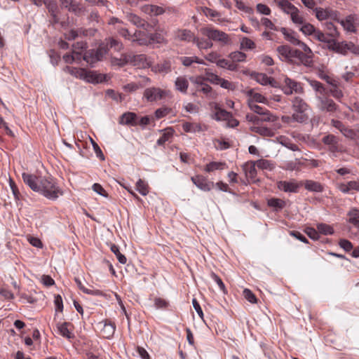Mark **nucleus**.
Wrapping results in <instances>:
<instances>
[{
    "label": "nucleus",
    "mask_w": 359,
    "mask_h": 359,
    "mask_svg": "<svg viewBox=\"0 0 359 359\" xmlns=\"http://www.w3.org/2000/svg\"><path fill=\"white\" fill-rule=\"evenodd\" d=\"M101 323H102V322ZM103 323V327L101 330L103 337L106 339L111 338L114 336L116 330L115 324L108 320L104 321Z\"/></svg>",
    "instance_id": "obj_23"
},
{
    "label": "nucleus",
    "mask_w": 359,
    "mask_h": 359,
    "mask_svg": "<svg viewBox=\"0 0 359 359\" xmlns=\"http://www.w3.org/2000/svg\"><path fill=\"white\" fill-rule=\"evenodd\" d=\"M277 51L282 60L293 62L298 60L301 62L305 61V55L302 51L288 46H280L277 48Z\"/></svg>",
    "instance_id": "obj_4"
},
{
    "label": "nucleus",
    "mask_w": 359,
    "mask_h": 359,
    "mask_svg": "<svg viewBox=\"0 0 359 359\" xmlns=\"http://www.w3.org/2000/svg\"><path fill=\"white\" fill-rule=\"evenodd\" d=\"M319 102L318 108L321 111L334 112L337 109V104L331 99L323 97H318Z\"/></svg>",
    "instance_id": "obj_14"
},
{
    "label": "nucleus",
    "mask_w": 359,
    "mask_h": 359,
    "mask_svg": "<svg viewBox=\"0 0 359 359\" xmlns=\"http://www.w3.org/2000/svg\"><path fill=\"white\" fill-rule=\"evenodd\" d=\"M69 323H63L57 325V329L60 335L67 339H72L74 337V334L68 329Z\"/></svg>",
    "instance_id": "obj_31"
},
{
    "label": "nucleus",
    "mask_w": 359,
    "mask_h": 359,
    "mask_svg": "<svg viewBox=\"0 0 359 359\" xmlns=\"http://www.w3.org/2000/svg\"><path fill=\"white\" fill-rule=\"evenodd\" d=\"M282 90L287 95L293 93H302L304 89L299 82L290 79L287 76H284L282 83Z\"/></svg>",
    "instance_id": "obj_6"
},
{
    "label": "nucleus",
    "mask_w": 359,
    "mask_h": 359,
    "mask_svg": "<svg viewBox=\"0 0 359 359\" xmlns=\"http://www.w3.org/2000/svg\"><path fill=\"white\" fill-rule=\"evenodd\" d=\"M118 123L121 125L137 126V116L133 112H126L121 116Z\"/></svg>",
    "instance_id": "obj_16"
},
{
    "label": "nucleus",
    "mask_w": 359,
    "mask_h": 359,
    "mask_svg": "<svg viewBox=\"0 0 359 359\" xmlns=\"http://www.w3.org/2000/svg\"><path fill=\"white\" fill-rule=\"evenodd\" d=\"M318 231L323 235H332L334 233V229L329 224L320 223L316 226Z\"/></svg>",
    "instance_id": "obj_38"
},
{
    "label": "nucleus",
    "mask_w": 359,
    "mask_h": 359,
    "mask_svg": "<svg viewBox=\"0 0 359 359\" xmlns=\"http://www.w3.org/2000/svg\"><path fill=\"white\" fill-rule=\"evenodd\" d=\"M219 55L215 51L210 52L205 56V59L210 62H215L217 64V61H218L219 58Z\"/></svg>",
    "instance_id": "obj_63"
},
{
    "label": "nucleus",
    "mask_w": 359,
    "mask_h": 359,
    "mask_svg": "<svg viewBox=\"0 0 359 359\" xmlns=\"http://www.w3.org/2000/svg\"><path fill=\"white\" fill-rule=\"evenodd\" d=\"M65 71L76 79L83 80L88 83H98L102 81L103 76L93 71L83 68L66 67Z\"/></svg>",
    "instance_id": "obj_2"
},
{
    "label": "nucleus",
    "mask_w": 359,
    "mask_h": 359,
    "mask_svg": "<svg viewBox=\"0 0 359 359\" xmlns=\"http://www.w3.org/2000/svg\"><path fill=\"white\" fill-rule=\"evenodd\" d=\"M203 35L207 36L208 39L219 41L223 44H227L229 41L228 34L218 29L210 27H203L201 29Z\"/></svg>",
    "instance_id": "obj_5"
},
{
    "label": "nucleus",
    "mask_w": 359,
    "mask_h": 359,
    "mask_svg": "<svg viewBox=\"0 0 359 359\" xmlns=\"http://www.w3.org/2000/svg\"><path fill=\"white\" fill-rule=\"evenodd\" d=\"M111 250L116 255L118 262L121 264H124L126 263V261H127L126 257L120 252L119 248L117 245H112L111 246Z\"/></svg>",
    "instance_id": "obj_50"
},
{
    "label": "nucleus",
    "mask_w": 359,
    "mask_h": 359,
    "mask_svg": "<svg viewBox=\"0 0 359 359\" xmlns=\"http://www.w3.org/2000/svg\"><path fill=\"white\" fill-rule=\"evenodd\" d=\"M349 222L359 229V210L357 209L351 210L349 213Z\"/></svg>",
    "instance_id": "obj_42"
},
{
    "label": "nucleus",
    "mask_w": 359,
    "mask_h": 359,
    "mask_svg": "<svg viewBox=\"0 0 359 359\" xmlns=\"http://www.w3.org/2000/svg\"><path fill=\"white\" fill-rule=\"evenodd\" d=\"M325 29L329 32V35L334 36L337 34V29L332 22H325Z\"/></svg>",
    "instance_id": "obj_64"
},
{
    "label": "nucleus",
    "mask_w": 359,
    "mask_h": 359,
    "mask_svg": "<svg viewBox=\"0 0 359 359\" xmlns=\"http://www.w3.org/2000/svg\"><path fill=\"white\" fill-rule=\"evenodd\" d=\"M260 116V122H273L276 119V117L273 116L266 109L262 112V114Z\"/></svg>",
    "instance_id": "obj_51"
},
{
    "label": "nucleus",
    "mask_w": 359,
    "mask_h": 359,
    "mask_svg": "<svg viewBox=\"0 0 359 359\" xmlns=\"http://www.w3.org/2000/svg\"><path fill=\"white\" fill-rule=\"evenodd\" d=\"M231 117V113L222 109L217 113H213L212 118L217 121H226Z\"/></svg>",
    "instance_id": "obj_37"
},
{
    "label": "nucleus",
    "mask_w": 359,
    "mask_h": 359,
    "mask_svg": "<svg viewBox=\"0 0 359 359\" xmlns=\"http://www.w3.org/2000/svg\"><path fill=\"white\" fill-rule=\"evenodd\" d=\"M191 180L199 189L203 191H210L214 186L212 182H209L206 177L200 175L191 177Z\"/></svg>",
    "instance_id": "obj_12"
},
{
    "label": "nucleus",
    "mask_w": 359,
    "mask_h": 359,
    "mask_svg": "<svg viewBox=\"0 0 359 359\" xmlns=\"http://www.w3.org/2000/svg\"><path fill=\"white\" fill-rule=\"evenodd\" d=\"M108 47L101 45L96 50H91L84 53L83 58L88 63L93 65L97 61L101 60L107 54Z\"/></svg>",
    "instance_id": "obj_7"
},
{
    "label": "nucleus",
    "mask_w": 359,
    "mask_h": 359,
    "mask_svg": "<svg viewBox=\"0 0 359 359\" xmlns=\"http://www.w3.org/2000/svg\"><path fill=\"white\" fill-rule=\"evenodd\" d=\"M257 165L255 161H248L243 165V170L248 178L255 180L257 177Z\"/></svg>",
    "instance_id": "obj_18"
},
{
    "label": "nucleus",
    "mask_w": 359,
    "mask_h": 359,
    "mask_svg": "<svg viewBox=\"0 0 359 359\" xmlns=\"http://www.w3.org/2000/svg\"><path fill=\"white\" fill-rule=\"evenodd\" d=\"M255 46V42L248 37H243L241 40V49L252 50Z\"/></svg>",
    "instance_id": "obj_44"
},
{
    "label": "nucleus",
    "mask_w": 359,
    "mask_h": 359,
    "mask_svg": "<svg viewBox=\"0 0 359 359\" xmlns=\"http://www.w3.org/2000/svg\"><path fill=\"white\" fill-rule=\"evenodd\" d=\"M175 86L177 90L186 94L189 88V81L184 76H178L175 79Z\"/></svg>",
    "instance_id": "obj_25"
},
{
    "label": "nucleus",
    "mask_w": 359,
    "mask_h": 359,
    "mask_svg": "<svg viewBox=\"0 0 359 359\" xmlns=\"http://www.w3.org/2000/svg\"><path fill=\"white\" fill-rule=\"evenodd\" d=\"M315 13L316 18L320 21L334 18L337 16L336 12L330 8H316Z\"/></svg>",
    "instance_id": "obj_15"
},
{
    "label": "nucleus",
    "mask_w": 359,
    "mask_h": 359,
    "mask_svg": "<svg viewBox=\"0 0 359 359\" xmlns=\"http://www.w3.org/2000/svg\"><path fill=\"white\" fill-rule=\"evenodd\" d=\"M323 142L327 145L337 144L338 141L334 135H327L323 138Z\"/></svg>",
    "instance_id": "obj_59"
},
{
    "label": "nucleus",
    "mask_w": 359,
    "mask_h": 359,
    "mask_svg": "<svg viewBox=\"0 0 359 359\" xmlns=\"http://www.w3.org/2000/svg\"><path fill=\"white\" fill-rule=\"evenodd\" d=\"M339 245L346 252H350L353 248V244L346 239H341L339 241Z\"/></svg>",
    "instance_id": "obj_55"
},
{
    "label": "nucleus",
    "mask_w": 359,
    "mask_h": 359,
    "mask_svg": "<svg viewBox=\"0 0 359 359\" xmlns=\"http://www.w3.org/2000/svg\"><path fill=\"white\" fill-rule=\"evenodd\" d=\"M226 168V164L225 163L212 161L205 166L204 170L207 172H212L215 170H222Z\"/></svg>",
    "instance_id": "obj_29"
},
{
    "label": "nucleus",
    "mask_w": 359,
    "mask_h": 359,
    "mask_svg": "<svg viewBox=\"0 0 359 359\" xmlns=\"http://www.w3.org/2000/svg\"><path fill=\"white\" fill-rule=\"evenodd\" d=\"M174 130L171 128H168L163 131L161 137L157 140V144L159 146L163 145L166 142L173 136Z\"/></svg>",
    "instance_id": "obj_33"
},
{
    "label": "nucleus",
    "mask_w": 359,
    "mask_h": 359,
    "mask_svg": "<svg viewBox=\"0 0 359 359\" xmlns=\"http://www.w3.org/2000/svg\"><path fill=\"white\" fill-rule=\"evenodd\" d=\"M220 78L218 75L216 74L210 72V69H206L205 70V76L203 77V79L205 81H207L212 84L218 85L219 82L220 81Z\"/></svg>",
    "instance_id": "obj_34"
},
{
    "label": "nucleus",
    "mask_w": 359,
    "mask_h": 359,
    "mask_svg": "<svg viewBox=\"0 0 359 359\" xmlns=\"http://www.w3.org/2000/svg\"><path fill=\"white\" fill-rule=\"evenodd\" d=\"M81 57L78 55L74 54V51H72V54H65L63 55V60L66 63H72L74 61H79L81 60Z\"/></svg>",
    "instance_id": "obj_56"
},
{
    "label": "nucleus",
    "mask_w": 359,
    "mask_h": 359,
    "mask_svg": "<svg viewBox=\"0 0 359 359\" xmlns=\"http://www.w3.org/2000/svg\"><path fill=\"white\" fill-rule=\"evenodd\" d=\"M141 10L143 13L150 16H157L164 13L165 12V10L162 7L151 4L143 6L141 8Z\"/></svg>",
    "instance_id": "obj_20"
},
{
    "label": "nucleus",
    "mask_w": 359,
    "mask_h": 359,
    "mask_svg": "<svg viewBox=\"0 0 359 359\" xmlns=\"http://www.w3.org/2000/svg\"><path fill=\"white\" fill-rule=\"evenodd\" d=\"M203 81L205 80L203 77H196L193 83L196 86L197 91L201 92L205 95H209L212 93V88L210 85L204 83Z\"/></svg>",
    "instance_id": "obj_17"
},
{
    "label": "nucleus",
    "mask_w": 359,
    "mask_h": 359,
    "mask_svg": "<svg viewBox=\"0 0 359 359\" xmlns=\"http://www.w3.org/2000/svg\"><path fill=\"white\" fill-rule=\"evenodd\" d=\"M182 129L186 133H196L202 131V127L199 123L186 122L182 124Z\"/></svg>",
    "instance_id": "obj_32"
},
{
    "label": "nucleus",
    "mask_w": 359,
    "mask_h": 359,
    "mask_svg": "<svg viewBox=\"0 0 359 359\" xmlns=\"http://www.w3.org/2000/svg\"><path fill=\"white\" fill-rule=\"evenodd\" d=\"M245 94L248 97V104L251 102L252 103H266L267 102L266 98L264 95L255 92L253 89L247 90Z\"/></svg>",
    "instance_id": "obj_21"
},
{
    "label": "nucleus",
    "mask_w": 359,
    "mask_h": 359,
    "mask_svg": "<svg viewBox=\"0 0 359 359\" xmlns=\"http://www.w3.org/2000/svg\"><path fill=\"white\" fill-rule=\"evenodd\" d=\"M184 109L186 110L187 112L191 113V114H196L198 111V107L191 102L186 103L184 105Z\"/></svg>",
    "instance_id": "obj_62"
},
{
    "label": "nucleus",
    "mask_w": 359,
    "mask_h": 359,
    "mask_svg": "<svg viewBox=\"0 0 359 359\" xmlns=\"http://www.w3.org/2000/svg\"><path fill=\"white\" fill-rule=\"evenodd\" d=\"M193 42L201 50H207L211 48L213 46V43L210 40L205 39L204 38H198L195 36Z\"/></svg>",
    "instance_id": "obj_30"
},
{
    "label": "nucleus",
    "mask_w": 359,
    "mask_h": 359,
    "mask_svg": "<svg viewBox=\"0 0 359 359\" xmlns=\"http://www.w3.org/2000/svg\"><path fill=\"white\" fill-rule=\"evenodd\" d=\"M86 48V43L83 41H79L73 45L74 54L81 57L83 50Z\"/></svg>",
    "instance_id": "obj_48"
},
{
    "label": "nucleus",
    "mask_w": 359,
    "mask_h": 359,
    "mask_svg": "<svg viewBox=\"0 0 359 359\" xmlns=\"http://www.w3.org/2000/svg\"><path fill=\"white\" fill-rule=\"evenodd\" d=\"M299 29L304 35L310 36L313 35L316 29L311 23L304 22L300 25Z\"/></svg>",
    "instance_id": "obj_41"
},
{
    "label": "nucleus",
    "mask_w": 359,
    "mask_h": 359,
    "mask_svg": "<svg viewBox=\"0 0 359 359\" xmlns=\"http://www.w3.org/2000/svg\"><path fill=\"white\" fill-rule=\"evenodd\" d=\"M338 189L344 194H347L352 191H359V180L341 183L338 185Z\"/></svg>",
    "instance_id": "obj_22"
},
{
    "label": "nucleus",
    "mask_w": 359,
    "mask_h": 359,
    "mask_svg": "<svg viewBox=\"0 0 359 359\" xmlns=\"http://www.w3.org/2000/svg\"><path fill=\"white\" fill-rule=\"evenodd\" d=\"M156 35L146 34L143 32H136L131 37L128 38L132 42H137L140 46H147L155 41Z\"/></svg>",
    "instance_id": "obj_8"
},
{
    "label": "nucleus",
    "mask_w": 359,
    "mask_h": 359,
    "mask_svg": "<svg viewBox=\"0 0 359 359\" xmlns=\"http://www.w3.org/2000/svg\"><path fill=\"white\" fill-rule=\"evenodd\" d=\"M243 295L245 298L250 303L254 304L257 302V298L250 290L245 289L243 290Z\"/></svg>",
    "instance_id": "obj_57"
},
{
    "label": "nucleus",
    "mask_w": 359,
    "mask_h": 359,
    "mask_svg": "<svg viewBox=\"0 0 359 359\" xmlns=\"http://www.w3.org/2000/svg\"><path fill=\"white\" fill-rule=\"evenodd\" d=\"M127 19L137 27H143L146 24L144 20L141 19L139 16L133 13H128L127 15Z\"/></svg>",
    "instance_id": "obj_40"
},
{
    "label": "nucleus",
    "mask_w": 359,
    "mask_h": 359,
    "mask_svg": "<svg viewBox=\"0 0 359 359\" xmlns=\"http://www.w3.org/2000/svg\"><path fill=\"white\" fill-rule=\"evenodd\" d=\"M175 39L182 41H187V42H191L194 41L195 36L194 33L189 29H177L175 32Z\"/></svg>",
    "instance_id": "obj_19"
},
{
    "label": "nucleus",
    "mask_w": 359,
    "mask_h": 359,
    "mask_svg": "<svg viewBox=\"0 0 359 359\" xmlns=\"http://www.w3.org/2000/svg\"><path fill=\"white\" fill-rule=\"evenodd\" d=\"M229 57L232 60V62H242L245 61L247 55L241 51H234L229 55Z\"/></svg>",
    "instance_id": "obj_36"
},
{
    "label": "nucleus",
    "mask_w": 359,
    "mask_h": 359,
    "mask_svg": "<svg viewBox=\"0 0 359 359\" xmlns=\"http://www.w3.org/2000/svg\"><path fill=\"white\" fill-rule=\"evenodd\" d=\"M309 105L299 97H295L292 100V109L294 112L292 114V119L299 123H304L309 119L306 111L309 109Z\"/></svg>",
    "instance_id": "obj_3"
},
{
    "label": "nucleus",
    "mask_w": 359,
    "mask_h": 359,
    "mask_svg": "<svg viewBox=\"0 0 359 359\" xmlns=\"http://www.w3.org/2000/svg\"><path fill=\"white\" fill-rule=\"evenodd\" d=\"M255 163L257 165V167L262 170H271L273 168V165L268 160L259 159V160L255 161Z\"/></svg>",
    "instance_id": "obj_45"
},
{
    "label": "nucleus",
    "mask_w": 359,
    "mask_h": 359,
    "mask_svg": "<svg viewBox=\"0 0 359 359\" xmlns=\"http://www.w3.org/2000/svg\"><path fill=\"white\" fill-rule=\"evenodd\" d=\"M130 63L140 69L151 67L152 61L147 55L140 54L133 55L130 54Z\"/></svg>",
    "instance_id": "obj_9"
},
{
    "label": "nucleus",
    "mask_w": 359,
    "mask_h": 359,
    "mask_svg": "<svg viewBox=\"0 0 359 359\" xmlns=\"http://www.w3.org/2000/svg\"><path fill=\"white\" fill-rule=\"evenodd\" d=\"M166 92L159 88H148L144 92V97L148 102H155L165 96Z\"/></svg>",
    "instance_id": "obj_10"
},
{
    "label": "nucleus",
    "mask_w": 359,
    "mask_h": 359,
    "mask_svg": "<svg viewBox=\"0 0 359 359\" xmlns=\"http://www.w3.org/2000/svg\"><path fill=\"white\" fill-rule=\"evenodd\" d=\"M22 177L23 182L28 185L31 189L39 192L48 199L56 200L63 195L62 190L51 177H37L25 172L22 173Z\"/></svg>",
    "instance_id": "obj_1"
},
{
    "label": "nucleus",
    "mask_w": 359,
    "mask_h": 359,
    "mask_svg": "<svg viewBox=\"0 0 359 359\" xmlns=\"http://www.w3.org/2000/svg\"><path fill=\"white\" fill-rule=\"evenodd\" d=\"M301 184H304L305 189L309 191L322 192L323 191L321 184L313 180H307Z\"/></svg>",
    "instance_id": "obj_27"
},
{
    "label": "nucleus",
    "mask_w": 359,
    "mask_h": 359,
    "mask_svg": "<svg viewBox=\"0 0 359 359\" xmlns=\"http://www.w3.org/2000/svg\"><path fill=\"white\" fill-rule=\"evenodd\" d=\"M130 54H123L120 58L113 57L111 59V63L113 65L123 67L125 65L130 63Z\"/></svg>",
    "instance_id": "obj_35"
},
{
    "label": "nucleus",
    "mask_w": 359,
    "mask_h": 359,
    "mask_svg": "<svg viewBox=\"0 0 359 359\" xmlns=\"http://www.w3.org/2000/svg\"><path fill=\"white\" fill-rule=\"evenodd\" d=\"M267 203L269 206L273 208L276 210H281L285 205V201L280 198H271L268 200Z\"/></svg>",
    "instance_id": "obj_39"
},
{
    "label": "nucleus",
    "mask_w": 359,
    "mask_h": 359,
    "mask_svg": "<svg viewBox=\"0 0 359 359\" xmlns=\"http://www.w3.org/2000/svg\"><path fill=\"white\" fill-rule=\"evenodd\" d=\"M331 124L332 126L338 129L344 137L348 139L354 140L358 136L357 130L345 126L344 123L339 121L332 119Z\"/></svg>",
    "instance_id": "obj_11"
},
{
    "label": "nucleus",
    "mask_w": 359,
    "mask_h": 359,
    "mask_svg": "<svg viewBox=\"0 0 359 359\" xmlns=\"http://www.w3.org/2000/svg\"><path fill=\"white\" fill-rule=\"evenodd\" d=\"M278 7L286 14L292 15L298 9L287 0H281L278 2Z\"/></svg>",
    "instance_id": "obj_28"
},
{
    "label": "nucleus",
    "mask_w": 359,
    "mask_h": 359,
    "mask_svg": "<svg viewBox=\"0 0 359 359\" xmlns=\"http://www.w3.org/2000/svg\"><path fill=\"white\" fill-rule=\"evenodd\" d=\"M78 287L83 291L84 293L93 295V296H103L104 292L102 290H97V289H90L86 287L81 280H79L78 278H75L74 279Z\"/></svg>",
    "instance_id": "obj_26"
},
{
    "label": "nucleus",
    "mask_w": 359,
    "mask_h": 359,
    "mask_svg": "<svg viewBox=\"0 0 359 359\" xmlns=\"http://www.w3.org/2000/svg\"><path fill=\"white\" fill-rule=\"evenodd\" d=\"M222 88L233 90L236 88L234 83L224 79L220 78L219 84Z\"/></svg>",
    "instance_id": "obj_52"
},
{
    "label": "nucleus",
    "mask_w": 359,
    "mask_h": 359,
    "mask_svg": "<svg viewBox=\"0 0 359 359\" xmlns=\"http://www.w3.org/2000/svg\"><path fill=\"white\" fill-rule=\"evenodd\" d=\"M151 70L155 73L165 74L171 72V64L170 61L165 60L156 65H151Z\"/></svg>",
    "instance_id": "obj_24"
},
{
    "label": "nucleus",
    "mask_w": 359,
    "mask_h": 359,
    "mask_svg": "<svg viewBox=\"0 0 359 359\" xmlns=\"http://www.w3.org/2000/svg\"><path fill=\"white\" fill-rule=\"evenodd\" d=\"M170 109H169V108H167V107L159 108V109H156L155 111L156 118L158 119L161 118L165 116L166 115H168L170 113Z\"/></svg>",
    "instance_id": "obj_58"
},
{
    "label": "nucleus",
    "mask_w": 359,
    "mask_h": 359,
    "mask_svg": "<svg viewBox=\"0 0 359 359\" xmlns=\"http://www.w3.org/2000/svg\"><path fill=\"white\" fill-rule=\"evenodd\" d=\"M257 11L261 13L266 15H269L271 13V9L269 6L263 4H258L257 5Z\"/></svg>",
    "instance_id": "obj_61"
},
{
    "label": "nucleus",
    "mask_w": 359,
    "mask_h": 359,
    "mask_svg": "<svg viewBox=\"0 0 359 359\" xmlns=\"http://www.w3.org/2000/svg\"><path fill=\"white\" fill-rule=\"evenodd\" d=\"M302 186L301 183L297 182L295 180L291 181H280L278 183V188L285 192L297 193L299 187Z\"/></svg>",
    "instance_id": "obj_13"
},
{
    "label": "nucleus",
    "mask_w": 359,
    "mask_h": 359,
    "mask_svg": "<svg viewBox=\"0 0 359 359\" xmlns=\"http://www.w3.org/2000/svg\"><path fill=\"white\" fill-rule=\"evenodd\" d=\"M255 79L259 83L262 85H267L270 83V78L268 77L265 74L263 73H256L255 74Z\"/></svg>",
    "instance_id": "obj_49"
},
{
    "label": "nucleus",
    "mask_w": 359,
    "mask_h": 359,
    "mask_svg": "<svg viewBox=\"0 0 359 359\" xmlns=\"http://www.w3.org/2000/svg\"><path fill=\"white\" fill-rule=\"evenodd\" d=\"M106 41H107V45H106L107 47L108 46H109L110 48H114V50L116 51H120L123 48V43L120 41L115 39L114 38L107 39Z\"/></svg>",
    "instance_id": "obj_43"
},
{
    "label": "nucleus",
    "mask_w": 359,
    "mask_h": 359,
    "mask_svg": "<svg viewBox=\"0 0 359 359\" xmlns=\"http://www.w3.org/2000/svg\"><path fill=\"white\" fill-rule=\"evenodd\" d=\"M305 232L313 240H318L319 238V231H318V229L307 228Z\"/></svg>",
    "instance_id": "obj_60"
},
{
    "label": "nucleus",
    "mask_w": 359,
    "mask_h": 359,
    "mask_svg": "<svg viewBox=\"0 0 359 359\" xmlns=\"http://www.w3.org/2000/svg\"><path fill=\"white\" fill-rule=\"evenodd\" d=\"M136 187L137 190L139 191L140 194L142 196H146L149 193L148 190V184L143 181L142 180L140 179L137 183H136Z\"/></svg>",
    "instance_id": "obj_46"
},
{
    "label": "nucleus",
    "mask_w": 359,
    "mask_h": 359,
    "mask_svg": "<svg viewBox=\"0 0 359 359\" xmlns=\"http://www.w3.org/2000/svg\"><path fill=\"white\" fill-rule=\"evenodd\" d=\"M299 46L300 48H302L304 52V53H303L304 55H305V61L304 62H306L307 58L311 59L312 57V55H313L312 50L305 43L302 41L299 43Z\"/></svg>",
    "instance_id": "obj_54"
},
{
    "label": "nucleus",
    "mask_w": 359,
    "mask_h": 359,
    "mask_svg": "<svg viewBox=\"0 0 359 359\" xmlns=\"http://www.w3.org/2000/svg\"><path fill=\"white\" fill-rule=\"evenodd\" d=\"M210 276L212 278V280L218 285L220 290L224 293H226V287L224 283L222 282V279L214 272L211 273Z\"/></svg>",
    "instance_id": "obj_53"
},
{
    "label": "nucleus",
    "mask_w": 359,
    "mask_h": 359,
    "mask_svg": "<svg viewBox=\"0 0 359 359\" xmlns=\"http://www.w3.org/2000/svg\"><path fill=\"white\" fill-rule=\"evenodd\" d=\"M290 18L293 23L295 25L300 26L302 24H304L305 22L304 17L300 14L299 9H297L294 11V14L290 15Z\"/></svg>",
    "instance_id": "obj_47"
}]
</instances>
